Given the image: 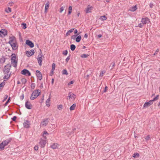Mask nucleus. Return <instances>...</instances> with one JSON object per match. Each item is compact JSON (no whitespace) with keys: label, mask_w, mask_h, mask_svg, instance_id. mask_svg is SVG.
Masks as SVG:
<instances>
[{"label":"nucleus","mask_w":160,"mask_h":160,"mask_svg":"<svg viewBox=\"0 0 160 160\" xmlns=\"http://www.w3.org/2000/svg\"><path fill=\"white\" fill-rule=\"evenodd\" d=\"M11 67V65L10 64H8L4 67L3 70V79H6V80H8L10 77L11 73H9V72Z\"/></svg>","instance_id":"nucleus-1"},{"label":"nucleus","mask_w":160,"mask_h":160,"mask_svg":"<svg viewBox=\"0 0 160 160\" xmlns=\"http://www.w3.org/2000/svg\"><path fill=\"white\" fill-rule=\"evenodd\" d=\"M48 133L46 131L44 132L43 137V138H41L40 139V141L39 142V144L41 148H43L45 147V145L47 143L46 137L45 135H48Z\"/></svg>","instance_id":"nucleus-2"},{"label":"nucleus","mask_w":160,"mask_h":160,"mask_svg":"<svg viewBox=\"0 0 160 160\" xmlns=\"http://www.w3.org/2000/svg\"><path fill=\"white\" fill-rule=\"evenodd\" d=\"M12 138H9L6 140L3 141L2 142L0 143V150H3L5 146L8 145L9 143L12 141Z\"/></svg>","instance_id":"nucleus-3"},{"label":"nucleus","mask_w":160,"mask_h":160,"mask_svg":"<svg viewBox=\"0 0 160 160\" xmlns=\"http://www.w3.org/2000/svg\"><path fill=\"white\" fill-rule=\"evenodd\" d=\"M11 62L13 66L14 67H16L17 65V60H16V55L14 53H12L11 55Z\"/></svg>","instance_id":"nucleus-4"},{"label":"nucleus","mask_w":160,"mask_h":160,"mask_svg":"<svg viewBox=\"0 0 160 160\" xmlns=\"http://www.w3.org/2000/svg\"><path fill=\"white\" fill-rule=\"evenodd\" d=\"M40 92L39 90H34L32 94L30 97V99L32 100L35 99L39 95Z\"/></svg>","instance_id":"nucleus-5"},{"label":"nucleus","mask_w":160,"mask_h":160,"mask_svg":"<svg viewBox=\"0 0 160 160\" xmlns=\"http://www.w3.org/2000/svg\"><path fill=\"white\" fill-rule=\"evenodd\" d=\"M21 73L22 74L27 76H29L31 75L30 72L28 70L26 69H24L22 70Z\"/></svg>","instance_id":"nucleus-6"},{"label":"nucleus","mask_w":160,"mask_h":160,"mask_svg":"<svg viewBox=\"0 0 160 160\" xmlns=\"http://www.w3.org/2000/svg\"><path fill=\"white\" fill-rule=\"evenodd\" d=\"M141 22L143 24H146V23H149L150 22L149 19L147 17L142 18Z\"/></svg>","instance_id":"nucleus-7"},{"label":"nucleus","mask_w":160,"mask_h":160,"mask_svg":"<svg viewBox=\"0 0 160 160\" xmlns=\"http://www.w3.org/2000/svg\"><path fill=\"white\" fill-rule=\"evenodd\" d=\"M40 53L39 54L38 57L40 55V56L38 57V62L39 65L40 66H41L42 65V57L43 55L41 54H42L41 50V49H40Z\"/></svg>","instance_id":"nucleus-8"},{"label":"nucleus","mask_w":160,"mask_h":160,"mask_svg":"<svg viewBox=\"0 0 160 160\" xmlns=\"http://www.w3.org/2000/svg\"><path fill=\"white\" fill-rule=\"evenodd\" d=\"M153 102L152 101V100H150L148 102H146L143 105V108H147L149 106H150L151 105L153 104Z\"/></svg>","instance_id":"nucleus-9"},{"label":"nucleus","mask_w":160,"mask_h":160,"mask_svg":"<svg viewBox=\"0 0 160 160\" xmlns=\"http://www.w3.org/2000/svg\"><path fill=\"white\" fill-rule=\"evenodd\" d=\"M25 53L28 57H29L34 55V51L33 50H32L30 51H27L25 52Z\"/></svg>","instance_id":"nucleus-10"},{"label":"nucleus","mask_w":160,"mask_h":160,"mask_svg":"<svg viewBox=\"0 0 160 160\" xmlns=\"http://www.w3.org/2000/svg\"><path fill=\"white\" fill-rule=\"evenodd\" d=\"M36 75L38 79L41 80L42 78V75L41 72L38 70L36 71Z\"/></svg>","instance_id":"nucleus-11"},{"label":"nucleus","mask_w":160,"mask_h":160,"mask_svg":"<svg viewBox=\"0 0 160 160\" xmlns=\"http://www.w3.org/2000/svg\"><path fill=\"white\" fill-rule=\"evenodd\" d=\"M26 44L31 48L33 47L34 46L33 43L29 40L26 41Z\"/></svg>","instance_id":"nucleus-12"},{"label":"nucleus","mask_w":160,"mask_h":160,"mask_svg":"<svg viewBox=\"0 0 160 160\" xmlns=\"http://www.w3.org/2000/svg\"><path fill=\"white\" fill-rule=\"evenodd\" d=\"M30 122L28 120H26L24 121L23 125L25 128H28L30 127Z\"/></svg>","instance_id":"nucleus-13"},{"label":"nucleus","mask_w":160,"mask_h":160,"mask_svg":"<svg viewBox=\"0 0 160 160\" xmlns=\"http://www.w3.org/2000/svg\"><path fill=\"white\" fill-rule=\"evenodd\" d=\"M25 107L26 108L28 109H32V106L29 102L27 101L25 103Z\"/></svg>","instance_id":"nucleus-14"},{"label":"nucleus","mask_w":160,"mask_h":160,"mask_svg":"<svg viewBox=\"0 0 160 160\" xmlns=\"http://www.w3.org/2000/svg\"><path fill=\"white\" fill-rule=\"evenodd\" d=\"M48 122V118L45 119L41 123V125L42 126H46Z\"/></svg>","instance_id":"nucleus-15"},{"label":"nucleus","mask_w":160,"mask_h":160,"mask_svg":"<svg viewBox=\"0 0 160 160\" xmlns=\"http://www.w3.org/2000/svg\"><path fill=\"white\" fill-rule=\"evenodd\" d=\"M92 8V7H91L90 5H88L85 10V12L87 13L91 12Z\"/></svg>","instance_id":"nucleus-16"},{"label":"nucleus","mask_w":160,"mask_h":160,"mask_svg":"<svg viewBox=\"0 0 160 160\" xmlns=\"http://www.w3.org/2000/svg\"><path fill=\"white\" fill-rule=\"evenodd\" d=\"M10 44L13 50H16L18 49V46L16 45V42H13Z\"/></svg>","instance_id":"nucleus-17"},{"label":"nucleus","mask_w":160,"mask_h":160,"mask_svg":"<svg viewBox=\"0 0 160 160\" xmlns=\"http://www.w3.org/2000/svg\"><path fill=\"white\" fill-rule=\"evenodd\" d=\"M68 95V97H69V99L71 98L74 100L76 98V95L71 92H69Z\"/></svg>","instance_id":"nucleus-18"},{"label":"nucleus","mask_w":160,"mask_h":160,"mask_svg":"<svg viewBox=\"0 0 160 160\" xmlns=\"http://www.w3.org/2000/svg\"><path fill=\"white\" fill-rule=\"evenodd\" d=\"M9 43L11 44L13 42H16L15 40L16 38L15 37L12 36L11 37H10L9 38Z\"/></svg>","instance_id":"nucleus-19"},{"label":"nucleus","mask_w":160,"mask_h":160,"mask_svg":"<svg viewBox=\"0 0 160 160\" xmlns=\"http://www.w3.org/2000/svg\"><path fill=\"white\" fill-rule=\"evenodd\" d=\"M0 33L3 34L4 36H5L7 34V31L5 29H1L0 31Z\"/></svg>","instance_id":"nucleus-20"},{"label":"nucleus","mask_w":160,"mask_h":160,"mask_svg":"<svg viewBox=\"0 0 160 160\" xmlns=\"http://www.w3.org/2000/svg\"><path fill=\"white\" fill-rule=\"evenodd\" d=\"M137 9V5H136L135 6H132V7H131L130 8L129 10H130L132 12H134Z\"/></svg>","instance_id":"nucleus-21"},{"label":"nucleus","mask_w":160,"mask_h":160,"mask_svg":"<svg viewBox=\"0 0 160 160\" xmlns=\"http://www.w3.org/2000/svg\"><path fill=\"white\" fill-rule=\"evenodd\" d=\"M50 97H49V98L47 99V100L46 102V105L48 107H49L50 106Z\"/></svg>","instance_id":"nucleus-22"},{"label":"nucleus","mask_w":160,"mask_h":160,"mask_svg":"<svg viewBox=\"0 0 160 160\" xmlns=\"http://www.w3.org/2000/svg\"><path fill=\"white\" fill-rule=\"evenodd\" d=\"M81 39V36L79 35L76 38L75 41L76 42H80Z\"/></svg>","instance_id":"nucleus-23"},{"label":"nucleus","mask_w":160,"mask_h":160,"mask_svg":"<svg viewBox=\"0 0 160 160\" xmlns=\"http://www.w3.org/2000/svg\"><path fill=\"white\" fill-rule=\"evenodd\" d=\"M74 30V28H72L69 30L66 33V35L67 36H68L70 35V33L72 32H73V31Z\"/></svg>","instance_id":"nucleus-24"},{"label":"nucleus","mask_w":160,"mask_h":160,"mask_svg":"<svg viewBox=\"0 0 160 160\" xmlns=\"http://www.w3.org/2000/svg\"><path fill=\"white\" fill-rule=\"evenodd\" d=\"M76 106V104L75 103H74L70 107V110L71 111L74 110L75 109V107Z\"/></svg>","instance_id":"nucleus-25"},{"label":"nucleus","mask_w":160,"mask_h":160,"mask_svg":"<svg viewBox=\"0 0 160 160\" xmlns=\"http://www.w3.org/2000/svg\"><path fill=\"white\" fill-rule=\"evenodd\" d=\"M49 2L48 1L45 4V11L46 12H47V9L49 7Z\"/></svg>","instance_id":"nucleus-26"},{"label":"nucleus","mask_w":160,"mask_h":160,"mask_svg":"<svg viewBox=\"0 0 160 160\" xmlns=\"http://www.w3.org/2000/svg\"><path fill=\"white\" fill-rule=\"evenodd\" d=\"M76 48V46L74 44H71L70 45V49L72 51H74Z\"/></svg>","instance_id":"nucleus-27"},{"label":"nucleus","mask_w":160,"mask_h":160,"mask_svg":"<svg viewBox=\"0 0 160 160\" xmlns=\"http://www.w3.org/2000/svg\"><path fill=\"white\" fill-rule=\"evenodd\" d=\"M139 156V154L137 152L134 153L132 156V157L134 158H138Z\"/></svg>","instance_id":"nucleus-28"},{"label":"nucleus","mask_w":160,"mask_h":160,"mask_svg":"<svg viewBox=\"0 0 160 160\" xmlns=\"http://www.w3.org/2000/svg\"><path fill=\"white\" fill-rule=\"evenodd\" d=\"M5 61V58L4 57H2L0 58V63H4Z\"/></svg>","instance_id":"nucleus-29"},{"label":"nucleus","mask_w":160,"mask_h":160,"mask_svg":"<svg viewBox=\"0 0 160 160\" xmlns=\"http://www.w3.org/2000/svg\"><path fill=\"white\" fill-rule=\"evenodd\" d=\"M100 19L102 21L106 20L107 19V17L105 16H101L100 17Z\"/></svg>","instance_id":"nucleus-30"},{"label":"nucleus","mask_w":160,"mask_h":160,"mask_svg":"<svg viewBox=\"0 0 160 160\" xmlns=\"http://www.w3.org/2000/svg\"><path fill=\"white\" fill-rule=\"evenodd\" d=\"M55 64L54 63H53L52 64V73L54 71V70L55 69Z\"/></svg>","instance_id":"nucleus-31"},{"label":"nucleus","mask_w":160,"mask_h":160,"mask_svg":"<svg viewBox=\"0 0 160 160\" xmlns=\"http://www.w3.org/2000/svg\"><path fill=\"white\" fill-rule=\"evenodd\" d=\"M27 80L25 78H22L21 79V82L22 84H25L27 82Z\"/></svg>","instance_id":"nucleus-32"},{"label":"nucleus","mask_w":160,"mask_h":160,"mask_svg":"<svg viewBox=\"0 0 160 160\" xmlns=\"http://www.w3.org/2000/svg\"><path fill=\"white\" fill-rule=\"evenodd\" d=\"M159 97V95H157V96L155 98H154L152 99V101L153 102L154 101L157 100H158V99Z\"/></svg>","instance_id":"nucleus-33"},{"label":"nucleus","mask_w":160,"mask_h":160,"mask_svg":"<svg viewBox=\"0 0 160 160\" xmlns=\"http://www.w3.org/2000/svg\"><path fill=\"white\" fill-rule=\"evenodd\" d=\"M62 74L67 75L68 74V73L67 72V71L66 69H64L62 71Z\"/></svg>","instance_id":"nucleus-34"},{"label":"nucleus","mask_w":160,"mask_h":160,"mask_svg":"<svg viewBox=\"0 0 160 160\" xmlns=\"http://www.w3.org/2000/svg\"><path fill=\"white\" fill-rule=\"evenodd\" d=\"M51 148L53 149H56L57 148V144L53 143L51 146Z\"/></svg>","instance_id":"nucleus-35"},{"label":"nucleus","mask_w":160,"mask_h":160,"mask_svg":"<svg viewBox=\"0 0 160 160\" xmlns=\"http://www.w3.org/2000/svg\"><path fill=\"white\" fill-rule=\"evenodd\" d=\"M63 106L62 105L60 104L58 106V108L59 110H61L62 109Z\"/></svg>","instance_id":"nucleus-36"},{"label":"nucleus","mask_w":160,"mask_h":160,"mask_svg":"<svg viewBox=\"0 0 160 160\" xmlns=\"http://www.w3.org/2000/svg\"><path fill=\"white\" fill-rule=\"evenodd\" d=\"M31 88L32 89H33L35 87V84L34 83H32L31 85Z\"/></svg>","instance_id":"nucleus-37"},{"label":"nucleus","mask_w":160,"mask_h":160,"mask_svg":"<svg viewBox=\"0 0 160 160\" xmlns=\"http://www.w3.org/2000/svg\"><path fill=\"white\" fill-rule=\"evenodd\" d=\"M88 56V54H83L81 56V57L82 58H86Z\"/></svg>","instance_id":"nucleus-38"},{"label":"nucleus","mask_w":160,"mask_h":160,"mask_svg":"<svg viewBox=\"0 0 160 160\" xmlns=\"http://www.w3.org/2000/svg\"><path fill=\"white\" fill-rule=\"evenodd\" d=\"M22 27L23 29H25L27 28L26 24V23H23L22 24Z\"/></svg>","instance_id":"nucleus-39"},{"label":"nucleus","mask_w":160,"mask_h":160,"mask_svg":"<svg viewBox=\"0 0 160 160\" xmlns=\"http://www.w3.org/2000/svg\"><path fill=\"white\" fill-rule=\"evenodd\" d=\"M77 36L78 35L76 34H75L72 35L71 37V39L75 40V39L76 38Z\"/></svg>","instance_id":"nucleus-40"},{"label":"nucleus","mask_w":160,"mask_h":160,"mask_svg":"<svg viewBox=\"0 0 160 160\" xmlns=\"http://www.w3.org/2000/svg\"><path fill=\"white\" fill-rule=\"evenodd\" d=\"M10 97H9V98H8V100H7V101L6 102H5V103L4 104L5 106H6L7 105V104L9 102H10Z\"/></svg>","instance_id":"nucleus-41"},{"label":"nucleus","mask_w":160,"mask_h":160,"mask_svg":"<svg viewBox=\"0 0 160 160\" xmlns=\"http://www.w3.org/2000/svg\"><path fill=\"white\" fill-rule=\"evenodd\" d=\"M5 11L8 13L10 12H11V9L10 8L8 7V9L6 10Z\"/></svg>","instance_id":"nucleus-42"},{"label":"nucleus","mask_w":160,"mask_h":160,"mask_svg":"<svg viewBox=\"0 0 160 160\" xmlns=\"http://www.w3.org/2000/svg\"><path fill=\"white\" fill-rule=\"evenodd\" d=\"M105 73V72L104 71H102L101 72L100 74V77H102L104 73Z\"/></svg>","instance_id":"nucleus-43"},{"label":"nucleus","mask_w":160,"mask_h":160,"mask_svg":"<svg viewBox=\"0 0 160 160\" xmlns=\"http://www.w3.org/2000/svg\"><path fill=\"white\" fill-rule=\"evenodd\" d=\"M68 51L67 50H65L63 52L62 54L64 55H66L68 54Z\"/></svg>","instance_id":"nucleus-44"},{"label":"nucleus","mask_w":160,"mask_h":160,"mask_svg":"<svg viewBox=\"0 0 160 160\" xmlns=\"http://www.w3.org/2000/svg\"><path fill=\"white\" fill-rule=\"evenodd\" d=\"M70 55H69V56H68L67 58H66V59L65 60H66V62H68V61L70 59Z\"/></svg>","instance_id":"nucleus-45"},{"label":"nucleus","mask_w":160,"mask_h":160,"mask_svg":"<svg viewBox=\"0 0 160 160\" xmlns=\"http://www.w3.org/2000/svg\"><path fill=\"white\" fill-rule=\"evenodd\" d=\"M64 10V8L63 7H61L60 9V12L61 13Z\"/></svg>","instance_id":"nucleus-46"},{"label":"nucleus","mask_w":160,"mask_h":160,"mask_svg":"<svg viewBox=\"0 0 160 160\" xmlns=\"http://www.w3.org/2000/svg\"><path fill=\"white\" fill-rule=\"evenodd\" d=\"M150 138V136L149 135H148L145 138V139L147 141Z\"/></svg>","instance_id":"nucleus-47"},{"label":"nucleus","mask_w":160,"mask_h":160,"mask_svg":"<svg viewBox=\"0 0 160 160\" xmlns=\"http://www.w3.org/2000/svg\"><path fill=\"white\" fill-rule=\"evenodd\" d=\"M159 49H158L153 54V55H155L158 54V53L159 52Z\"/></svg>","instance_id":"nucleus-48"},{"label":"nucleus","mask_w":160,"mask_h":160,"mask_svg":"<svg viewBox=\"0 0 160 160\" xmlns=\"http://www.w3.org/2000/svg\"><path fill=\"white\" fill-rule=\"evenodd\" d=\"M8 96L7 95H5L4 96V99H3V101H4L5 100H6L8 98Z\"/></svg>","instance_id":"nucleus-49"},{"label":"nucleus","mask_w":160,"mask_h":160,"mask_svg":"<svg viewBox=\"0 0 160 160\" xmlns=\"http://www.w3.org/2000/svg\"><path fill=\"white\" fill-rule=\"evenodd\" d=\"M24 94H22L20 96V99L21 100H22L24 98Z\"/></svg>","instance_id":"nucleus-50"},{"label":"nucleus","mask_w":160,"mask_h":160,"mask_svg":"<svg viewBox=\"0 0 160 160\" xmlns=\"http://www.w3.org/2000/svg\"><path fill=\"white\" fill-rule=\"evenodd\" d=\"M17 117L16 116H14L13 117V118H12V120L13 121H15L16 120V119L17 118Z\"/></svg>","instance_id":"nucleus-51"},{"label":"nucleus","mask_w":160,"mask_h":160,"mask_svg":"<svg viewBox=\"0 0 160 160\" xmlns=\"http://www.w3.org/2000/svg\"><path fill=\"white\" fill-rule=\"evenodd\" d=\"M72 8L71 6H70L68 8V11L72 12Z\"/></svg>","instance_id":"nucleus-52"},{"label":"nucleus","mask_w":160,"mask_h":160,"mask_svg":"<svg viewBox=\"0 0 160 160\" xmlns=\"http://www.w3.org/2000/svg\"><path fill=\"white\" fill-rule=\"evenodd\" d=\"M34 149L35 150H38V146H35L34 147Z\"/></svg>","instance_id":"nucleus-53"},{"label":"nucleus","mask_w":160,"mask_h":160,"mask_svg":"<svg viewBox=\"0 0 160 160\" xmlns=\"http://www.w3.org/2000/svg\"><path fill=\"white\" fill-rule=\"evenodd\" d=\"M73 83L74 82L73 81H71L68 83V85H70L71 84H73Z\"/></svg>","instance_id":"nucleus-54"},{"label":"nucleus","mask_w":160,"mask_h":160,"mask_svg":"<svg viewBox=\"0 0 160 160\" xmlns=\"http://www.w3.org/2000/svg\"><path fill=\"white\" fill-rule=\"evenodd\" d=\"M138 26L141 28H142L143 25L141 23H139L138 24Z\"/></svg>","instance_id":"nucleus-55"},{"label":"nucleus","mask_w":160,"mask_h":160,"mask_svg":"<svg viewBox=\"0 0 160 160\" xmlns=\"http://www.w3.org/2000/svg\"><path fill=\"white\" fill-rule=\"evenodd\" d=\"M153 6V4L152 3H150L149 4V6L150 8H152Z\"/></svg>","instance_id":"nucleus-56"},{"label":"nucleus","mask_w":160,"mask_h":160,"mask_svg":"<svg viewBox=\"0 0 160 160\" xmlns=\"http://www.w3.org/2000/svg\"><path fill=\"white\" fill-rule=\"evenodd\" d=\"M4 84H3V83H1L0 84V89L1 87L4 86Z\"/></svg>","instance_id":"nucleus-57"},{"label":"nucleus","mask_w":160,"mask_h":160,"mask_svg":"<svg viewBox=\"0 0 160 160\" xmlns=\"http://www.w3.org/2000/svg\"><path fill=\"white\" fill-rule=\"evenodd\" d=\"M108 90V87L107 86H106L105 88V89L104 91V92H106Z\"/></svg>","instance_id":"nucleus-58"},{"label":"nucleus","mask_w":160,"mask_h":160,"mask_svg":"<svg viewBox=\"0 0 160 160\" xmlns=\"http://www.w3.org/2000/svg\"><path fill=\"white\" fill-rule=\"evenodd\" d=\"M84 37L85 38H87L88 37V34L87 33H85L84 35Z\"/></svg>","instance_id":"nucleus-59"},{"label":"nucleus","mask_w":160,"mask_h":160,"mask_svg":"<svg viewBox=\"0 0 160 160\" xmlns=\"http://www.w3.org/2000/svg\"><path fill=\"white\" fill-rule=\"evenodd\" d=\"M13 4V2H11L9 3V4L10 6H12V4Z\"/></svg>","instance_id":"nucleus-60"},{"label":"nucleus","mask_w":160,"mask_h":160,"mask_svg":"<svg viewBox=\"0 0 160 160\" xmlns=\"http://www.w3.org/2000/svg\"><path fill=\"white\" fill-rule=\"evenodd\" d=\"M102 37V35L101 34H98V38H101Z\"/></svg>","instance_id":"nucleus-61"},{"label":"nucleus","mask_w":160,"mask_h":160,"mask_svg":"<svg viewBox=\"0 0 160 160\" xmlns=\"http://www.w3.org/2000/svg\"><path fill=\"white\" fill-rule=\"evenodd\" d=\"M112 66L113 67H114L115 65V63L114 62H112Z\"/></svg>","instance_id":"nucleus-62"},{"label":"nucleus","mask_w":160,"mask_h":160,"mask_svg":"<svg viewBox=\"0 0 160 160\" xmlns=\"http://www.w3.org/2000/svg\"><path fill=\"white\" fill-rule=\"evenodd\" d=\"M80 13L79 12H78L77 13V16L78 17H79L80 15Z\"/></svg>","instance_id":"nucleus-63"},{"label":"nucleus","mask_w":160,"mask_h":160,"mask_svg":"<svg viewBox=\"0 0 160 160\" xmlns=\"http://www.w3.org/2000/svg\"><path fill=\"white\" fill-rule=\"evenodd\" d=\"M54 81V79L53 78H52V82H51V83H52V84H53Z\"/></svg>","instance_id":"nucleus-64"}]
</instances>
